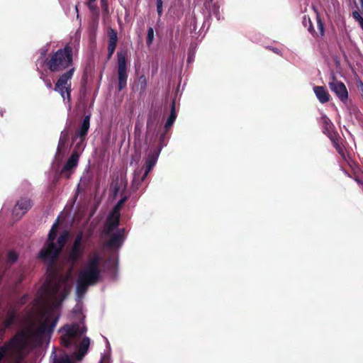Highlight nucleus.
<instances>
[{"mask_svg": "<svg viewBox=\"0 0 363 363\" xmlns=\"http://www.w3.org/2000/svg\"><path fill=\"white\" fill-rule=\"evenodd\" d=\"M125 200V197L119 200L114 208L108 215L105 225L107 233H110L112 230L118 227L120 221V210L124 204Z\"/></svg>", "mask_w": 363, "mask_h": 363, "instance_id": "6", "label": "nucleus"}, {"mask_svg": "<svg viewBox=\"0 0 363 363\" xmlns=\"http://www.w3.org/2000/svg\"><path fill=\"white\" fill-rule=\"evenodd\" d=\"M104 257L102 253L94 250L90 252L83 263L77 281L76 294L80 301L89 286L96 284L101 277Z\"/></svg>", "mask_w": 363, "mask_h": 363, "instance_id": "2", "label": "nucleus"}, {"mask_svg": "<svg viewBox=\"0 0 363 363\" xmlns=\"http://www.w3.org/2000/svg\"><path fill=\"white\" fill-rule=\"evenodd\" d=\"M330 90L335 94L342 103L345 104L348 99V91L343 82L332 77L328 83Z\"/></svg>", "mask_w": 363, "mask_h": 363, "instance_id": "10", "label": "nucleus"}, {"mask_svg": "<svg viewBox=\"0 0 363 363\" xmlns=\"http://www.w3.org/2000/svg\"><path fill=\"white\" fill-rule=\"evenodd\" d=\"M57 225L58 219L52 225L46 245L39 254V257L48 265L46 281L28 312L24 329L0 347V362L4 357L20 361L30 349L50 338L58 321L59 308L72 289V271L84 254L86 239L82 232L76 235L62 268L58 269L55 262L69 234L67 231L62 233L55 242Z\"/></svg>", "mask_w": 363, "mask_h": 363, "instance_id": "1", "label": "nucleus"}, {"mask_svg": "<svg viewBox=\"0 0 363 363\" xmlns=\"http://www.w3.org/2000/svg\"><path fill=\"white\" fill-rule=\"evenodd\" d=\"M106 345H107V347L109 349L110 348V345H109V342L108 341L107 339H106Z\"/></svg>", "mask_w": 363, "mask_h": 363, "instance_id": "31", "label": "nucleus"}, {"mask_svg": "<svg viewBox=\"0 0 363 363\" xmlns=\"http://www.w3.org/2000/svg\"><path fill=\"white\" fill-rule=\"evenodd\" d=\"M87 6L90 10L94 11L96 9V0H88Z\"/></svg>", "mask_w": 363, "mask_h": 363, "instance_id": "26", "label": "nucleus"}, {"mask_svg": "<svg viewBox=\"0 0 363 363\" xmlns=\"http://www.w3.org/2000/svg\"><path fill=\"white\" fill-rule=\"evenodd\" d=\"M86 330L83 323L66 325L60 329L62 344L65 347L74 346V347H77L79 344V351L74 352L71 356L64 355L58 363H73V359L79 361L82 359L90 344V339L87 337H84L80 341Z\"/></svg>", "mask_w": 363, "mask_h": 363, "instance_id": "3", "label": "nucleus"}, {"mask_svg": "<svg viewBox=\"0 0 363 363\" xmlns=\"http://www.w3.org/2000/svg\"><path fill=\"white\" fill-rule=\"evenodd\" d=\"M143 169H138L135 171L133 174V185L135 189H138L142 182L145 180L146 177H143Z\"/></svg>", "mask_w": 363, "mask_h": 363, "instance_id": "18", "label": "nucleus"}, {"mask_svg": "<svg viewBox=\"0 0 363 363\" xmlns=\"http://www.w3.org/2000/svg\"><path fill=\"white\" fill-rule=\"evenodd\" d=\"M78 160L79 154L77 151H73L72 155L70 156V157L69 158L67 163L65 164L64 167L61 171L62 175H63L66 178H69L72 169L77 167L78 164Z\"/></svg>", "mask_w": 363, "mask_h": 363, "instance_id": "12", "label": "nucleus"}, {"mask_svg": "<svg viewBox=\"0 0 363 363\" xmlns=\"http://www.w3.org/2000/svg\"><path fill=\"white\" fill-rule=\"evenodd\" d=\"M160 150H150L145 160V169L143 173V177H147L149 172L152 169L154 166L156 164L157 159L159 157Z\"/></svg>", "mask_w": 363, "mask_h": 363, "instance_id": "13", "label": "nucleus"}, {"mask_svg": "<svg viewBox=\"0 0 363 363\" xmlns=\"http://www.w3.org/2000/svg\"><path fill=\"white\" fill-rule=\"evenodd\" d=\"M48 68L52 72H62L66 69L74 67L72 65V50L69 46L60 49L46 61Z\"/></svg>", "mask_w": 363, "mask_h": 363, "instance_id": "4", "label": "nucleus"}, {"mask_svg": "<svg viewBox=\"0 0 363 363\" xmlns=\"http://www.w3.org/2000/svg\"><path fill=\"white\" fill-rule=\"evenodd\" d=\"M69 139V131L66 129L62 130L60 134L59 143L57 149L56 157H60L65 150L66 144Z\"/></svg>", "mask_w": 363, "mask_h": 363, "instance_id": "17", "label": "nucleus"}, {"mask_svg": "<svg viewBox=\"0 0 363 363\" xmlns=\"http://www.w3.org/2000/svg\"><path fill=\"white\" fill-rule=\"evenodd\" d=\"M117 56L118 89L121 91L125 87L127 84L128 73L126 67V55L123 52H118Z\"/></svg>", "mask_w": 363, "mask_h": 363, "instance_id": "8", "label": "nucleus"}, {"mask_svg": "<svg viewBox=\"0 0 363 363\" xmlns=\"http://www.w3.org/2000/svg\"><path fill=\"white\" fill-rule=\"evenodd\" d=\"M153 40H154V30L152 28L150 27L147 30V44L148 45H151Z\"/></svg>", "mask_w": 363, "mask_h": 363, "instance_id": "20", "label": "nucleus"}, {"mask_svg": "<svg viewBox=\"0 0 363 363\" xmlns=\"http://www.w3.org/2000/svg\"><path fill=\"white\" fill-rule=\"evenodd\" d=\"M18 255L15 252H9L8 254V261L11 263H13L17 260Z\"/></svg>", "mask_w": 363, "mask_h": 363, "instance_id": "23", "label": "nucleus"}, {"mask_svg": "<svg viewBox=\"0 0 363 363\" xmlns=\"http://www.w3.org/2000/svg\"><path fill=\"white\" fill-rule=\"evenodd\" d=\"M313 91L321 104H325L330 100V94L326 89L321 86H315Z\"/></svg>", "mask_w": 363, "mask_h": 363, "instance_id": "16", "label": "nucleus"}, {"mask_svg": "<svg viewBox=\"0 0 363 363\" xmlns=\"http://www.w3.org/2000/svg\"><path fill=\"white\" fill-rule=\"evenodd\" d=\"M108 58L109 59L114 53V51L117 46L118 35L117 33L113 29L109 28L108 30Z\"/></svg>", "mask_w": 363, "mask_h": 363, "instance_id": "14", "label": "nucleus"}, {"mask_svg": "<svg viewBox=\"0 0 363 363\" xmlns=\"http://www.w3.org/2000/svg\"><path fill=\"white\" fill-rule=\"evenodd\" d=\"M74 67H70L67 72L63 73L57 79L54 90L58 92L63 101L69 103L71 100V86L72 78L74 72Z\"/></svg>", "mask_w": 363, "mask_h": 363, "instance_id": "5", "label": "nucleus"}, {"mask_svg": "<svg viewBox=\"0 0 363 363\" xmlns=\"http://www.w3.org/2000/svg\"><path fill=\"white\" fill-rule=\"evenodd\" d=\"M32 202L28 197H21L13 207L12 215L16 219H20L31 208Z\"/></svg>", "mask_w": 363, "mask_h": 363, "instance_id": "11", "label": "nucleus"}, {"mask_svg": "<svg viewBox=\"0 0 363 363\" xmlns=\"http://www.w3.org/2000/svg\"><path fill=\"white\" fill-rule=\"evenodd\" d=\"M320 122L323 125L324 133H325L330 138L338 152L340 154H342V150L339 145L337 137L333 131L334 125L330 118H328L325 115H323L320 118Z\"/></svg>", "mask_w": 363, "mask_h": 363, "instance_id": "9", "label": "nucleus"}, {"mask_svg": "<svg viewBox=\"0 0 363 363\" xmlns=\"http://www.w3.org/2000/svg\"><path fill=\"white\" fill-rule=\"evenodd\" d=\"M44 82H45V86L48 88V89H52V84L50 82V79H43Z\"/></svg>", "mask_w": 363, "mask_h": 363, "instance_id": "29", "label": "nucleus"}, {"mask_svg": "<svg viewBox=\"0 0 363 363\" xmlns=\"http://www.w3.org/2000/svg\"><path fill=\"white\" fill-rule=\"evenodd\" d=\"M157 12L160 17L163 13V3L162 0H156Z\"/></svg>", "mask_w": 363, "mask_h": 363, "instance_id": "22", "label": "nucleus"}, {"mask_svg": "<svg viewBox=\"0 0 363 363\" xmlns=\"http://www.w3.org/2000/svg\"><path fill=\"white\" fill-rule=\"evenodd\" d=\"M317 26L320 35L323 36L324 34V26L323 23L321 22L320 19L318 17L317 18Z\"/></svg>", "mask_w": 363, "mask_h": 363, "instance_id": "24", "label": "nucleus"}, {"mask_svg": "<svg viewBox=\"0 0 363 363\" xmlns=\"http://www.w3.org/2000/svg\"><path fill=\"white\" fill-rule=\"evenodd\" d=\"M209 11H210L211 13H213L216 16V17L217 18L218 20L220 19L218 8L216 5H213L212 6V8H210L209 9Z\"/></svg>", "mask_w": 363, "mask_h": 363, "instance_id": "25", "label": "nucleus"}, {"mask_svg": "<svg viewBox=\"0 0 363 363\" xmlns=\"http://www.w3.org/2000/svg\"><path fill=\"white\" fill-rule=\"evenodd\" d=\"M100 363H110V356L109 354L104 353L100 360Z\"/></svg>", "mask_w": 363, "mask_h": 363, "instance_id": "28", "label": "nucleus"}, {"mask_svg": "<svg viewBox=\"0 0 363 363\" xmlns=\"http://www.w3.org/2000/svg\"><path fill=\"white\" fill-rule=\"evenodd\" d=\"M303 24L304 25L305 27H308V30L310 33H313V28H312V26H311V19L309 18H307L306 16H303Z\"/></svg>", "mask_w": 363, "mask_h": 363, "instance_id": "21", "label": "nucleus"}, {"mask_svg": "<svg viewBox=\"0 0 363 363\" xmlns=\"http://www.w3.org/2000/svg\"><path fill=\"white\" fill-rule=\"evenodd\" d=\"M147 127H149V126H150V118L147 120Z\"/></svg>", "mask_w": 363, "mask_h": 363, "instance_id": "32", "label": "nucleus"}, {"mask_svg": "<svg viewBox=\"0 0 363 363\" xmlns=\"http://www.w3.org/2000/svg\"><path fill=\"white\" fill-rule=\"evenodd\" d=\"M89 116H86L83 119L80 128L77 131L73 139V143H76L74 151L77 150L79 155L83 149L84 138L86 135L89 128Z\"/></svg>", "mask_w": 363, "mask_h": 363, "instance_id": "7", "label": "nucleus"}, {"mask_svg": "<svg viewBox=\"0 0 363 363\" xmlns=\"http://www.w3.org/2000/svg\"><path fill=\"white\" fill-rule=\"evenodd\" d=\"M26 300H27V296H25L24 297L22 298V299L21 301V303H22V304L25 303Z\"/></svg>", "mask_w": 363, "mask_h": 363, "instance_id": "30", "label": "nucleus"}, {"mask_svg": "<svg viewBox=\"0 0 363 363\" xmlns=\"http://www.w3.org/2000/svg\"><path fill=\"white\" fill-rule=\"evenodd\" d=\"M210 1H211V2H212V1H213V0H210Z\"/></svg>", "mask_w": 363, "mask_h": 363, "instance_id": "34", "label": "nucleus"}, {"mask_svg": "<svg viewBox=\"0 0 363 363\" xmlns=\"http://www.w3.org/2000/svg\"><path fill=\"white\" fill-rule=\"evenodd\" d=\"M177 118V113L175 110V103L172 101L171 105V113L169 116L167 118V121L165 123V129L167 130L174 123Z\"/></svg>", "mask_w": 363, "mask_h": 363, "instance_id": "19", "label": "nucleus"}, {"mask_svg": "<svg viewBox=\"0 0 363 363\" xmlns=\"http://www.w3.org/2000/svg\"><path fill=\"white\" fill-rule=\"evenodd\" d=\"M139 84H140L142 89H145L146 85H147V79L145 76H141L139 78Z\"/></svg>", "mask_w": 363, "mask_h": 363, "instance_id": "27", "label": "nucleus"}, {"mask_svg": "<svg viewBox=\"0 0 363 363\" xmlns=\"http://www.w3.org/2000/svg\"><path fill=\"white\" fill-rule=\"evenodd\" d=\"M124 229L119 230L113 233L107 243L108 247L111 248H118L121 247L124 240Z\"/></svg>", "mask_w": 363, "mask_h": 363, "instance_id": "15", "label": "nucleus"}, {"mask_svg": "<svg viewBox=\"0 0 363 363\" xmlns=\"http://www.w3.org/2000/svg\"><path fill=\"white\" fill-rule=\"evenodd\" d=\"M137 129H138V125H136L135 127V131L137 130Z\"/></svg>", "mask_w": 363, "mask_h": 363, "instance_id": "33", "label": "nucleus"}]
</instances>
